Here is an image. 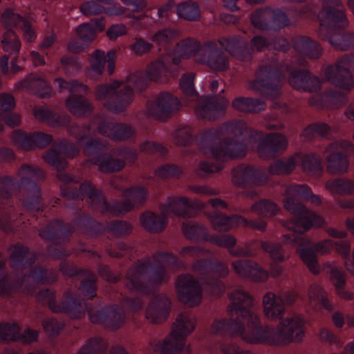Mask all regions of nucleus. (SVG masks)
Instances as JSON below:
<instances>
[{
    "instance_id": "obj_1",
    "label": "nucleus",
    "mask_w": 354,
    "mask_h": 354,
    "mask_svg": "<svg viewBox=\"0 0 354 354\" xmlns=\"http://www.w3.org/2000/svg\"><path fill=\"white\" fill-rule=\"evenodd\" d=\"M161 262L178 263V268L184 266L171 254L157 252L151 259L138 260L128 269L124 279L125 287L131 292L149 294L152 288L167 282L169 277Z\"/></svg>"
},
{
    "instance_id": "obj_2",
    "label": "nucleus",
    "mask_w": 354,
    "mask_h": 354,
    "mask_svg": "<svg viewBox=\"0 0 354 354\" xmlns=\"http://www.w3.org/2000/svg\"><path fill=\"white\" fill-rule=\"evenodd\" d=\"M84 194L88 197L93 207L99 209L102 213L106 212L126 213L134 207L142 205L147 198V192L143 187L140 186L125 189L123 194L124 201L109 207L102 192L96 189L91 183L88 182L80 185L77 194L66 190L63 191V196L66 198L65 205L69 207L72 201L83 200Z\"/></svg>"
},
{
    "instance_id": "obj_3",
    "label": "nucleus",
    "mask_w": 354,
    "mask_h": 354,
    "mask_svg": "<svg viewBox=\"0 0 354 354\" xmlns=\"http://www.w3.org/2000/svg\"><path fill=\"white\" fill-rule=\"evenodd\" d=\"M134 96L131 86L119 80L98 84L94 90L95 99L107 111L115 114L126 111Z\"/></svg>"
},
{
    "instance_id": "obj_4",
    "label": "nucleus",
    "mask_w": 354,
    "mask_h": 354,
    "mask_svg": "<svg viewBox=\"0 0 354 354\" xmlns=\"http://www.w3.org/2000/svg\"><path fill=\"white\" fill-rule=\"evenodd\" d=\"M284 208L297 216L283 223L288 230L303 234L312 227H320L325 225L324 219L315 212L308 210L299 200L284 198Z\"/></svg>"
},
{
    "instance_id": "obj_5",
    "label": "nucleus",
    "mask_w": 354,
    "mask_h": 354,
    "mask_svg": "<svg viewBox=\"0 0 354 354\" xmlns=\"http://www.w3.org/2000/svg\"><path fill=\"white\" fill-rule=\"evenodd\" d=\"M282 74L277 67L270 63L259 66L255 79L249 82V88L260 92L268 98L274 99L281 94Z\"/></svg>"
},
{
    "instance_id": "obj_6",
    "label": "nucleus",
    "mask_w": 354,
    "mask_h": 354,
    "mask_svg": "<svg viewBox=\"0 0 354 354\" xmlns=\"http://www.w3.org/2000/svg\"><path fill=\"white\" fill-rule=\"evenodd\" d=\"M36 299L43 305L48 306L54 313H64L72 319L81 318L84 315V306L77 301L70 291L64 292L61 301L55 299V292L50 289L39 291Z\"/></svg>"
},
{
    "instance_id": "obj_7",
    "label": "nucleus",
    "mask_w": 354,
    "mask_h": 354,
    "mask_svg": "<svg viewBox=\"0 0 354 354\" xmlns=\"http://www.w3.org/2000/svg\"><path fill=\"white\" fill-rule=\"evenodd\" d=\"M322 3V9L320 12V26L317 30L318 37L325 41H328L333 29L328 26V23L338 28H346L348 26V21L345 15V10L340 0H319Z\"/></svg>"
},
{
    "instance_id": "obj_8",
    "label": "nucleus",
    "mask_w": 354,
    "mask_h": 354,
    "mask_svg": "<svg viewBox=\"0 0 354 354\" xmlns=\"http://www.w3.org/2000/svg\"><path fill=\"white\" fill-rule=\"evenodd\" d=\"M79 153V149L73 144L69 143L65 140L55 142L43 156L44 161L55 167L57 169V177L59 180L69 183L74 181L73 178L62 169L67 167V162L64 158H74Z\"/></svg>"
},
{
    "instance_id": "obj_9",
    "label": "nucleus",
    "mask_w": 354,
    "mask_h": 354,
    "mask_svg": "<svg viewBox=\"0 0 354 354\" xmlns=\"http://www.w3.org/2000/svg\"><path fill=\"white\" fill-rule=\"evenodd\" d=\"M326 156V170L332 174H344L347 171L349 162L347 155L354 153L353 144L345 140L335 141L324 149Z\"/></svg>"
},
{
    "instance_id": "obj_10",
    "label": "nucleus",
    "mask_w": 354,
    "mask_h": 354,
    "mask_svg": "<svg viewBox=\"0 0 354 354\" xmlns=\"http://www.w3.org/2000/svg\"><path fill=\"white\" fill-rule=\"evenodd\" d=\"M232 304L227 307V313L232 319L246 322L257 323L259 316L250 308L254 306V298L243 289L233 290L230 294Z\"/></svg>"
},
{
    "instance_id": "obj_11",
    "label": "nucleus",
    "mask_w": 354,
    "mask_h": 354,
    "mask_svg": "<svg viewBox=\"0 0 354 354\" xmlns=\"http://www.w3.org/2000/svg\"><path fill=\"white\" fill-rule=\"evenodd\" d=\"M249 331L247 332L243 324L235 323L232 325L241 339L252 344H266L276 346L274 327L260 324V319L257 323L247 322Z\"/></svg>"
},
{
    "instance_id": "obj_12",
    "label": "nucleus",
    "mask_w": 354,
    "mask_h": 354,
    "mask_svg": "<svg viewBox=\"0 0 354 354\" xmlns=\"http://www.w3.org/2000/svg\"><path fill=\"white\" fill-rule=\"evenodd\" d=\"M276 346L300 343L304 337V322L297 317L281 319L274 327Z\"/></svg>"
},
{
    "instance_id": "obj_13",
    "label": "nucleus",
    "mask_w": 354,
    "mask_h": 354,
    "mask_svg": "<svg viewBox=\"0 0 354 354\" xmlns=\"http://www.w3.org/2000/svg\"><path fill=\"white\" fill-rule=\"evenodd\" d=\"M181 104L173 93L162 91L147 104L148 113L156 120H167L176 113Z\"/></svg>"
},
{
    "instance_id": "obj_14",
    "label": "nucleus",
    "mask_w": 354,
    "mask_h": 354,
    "mask_svg": "<svg viewBox=\"0 0 354 354\" xmlns=\"http://www.w3.org/2000/svg\"><path fill=\"white\" fill-rule=\"evenodd\" d=\"M178 299L190 307L198 306L202 300V289L199 282L190 274H182L175 283Z\"/></svg>"
},
{
    "instance_id": "obj_15",
    "label": "nucleus",
    "mask_w": 354,
    "mask_h": 354,
    "mask_svg": "<svg viewBox=\"0 0 354 354\" xmlns=\"http://www.w3.org/2000/svg\"><path fill=\"white\" fill-rule=\"evenodd\" d=\"M196 60L214 71H224L229 68L228 57L214 41H207L202 46L201 53L196 55Z\"/></svg>"
},
{
    "instance_id": "obj_16",
    "label": "nucleus",
    "mask_w": 354,
    "mask_h": 354,
    "mask_svg": "<svg viewBox=\"0 0 354 354\" xmlns=\"http://www.w3.org/2000/svg\"><path fill=\"white\" fill-rule=\"evenodd\" d=\"M216 140H214L212 143L205 142L209 145L212 155L216 159L241 158L245 157L247 153L246 145L243 140L223 139L218 142H216Z\"/></svg>"
},
{
    "instance_id": "obj_17",
    "label": "nucleus",
    "mask_w": 354,
    "mask_h": 354,
    "mask_svg": "<svg viewBox=\"0 0 354 354\" xmlns=\"http://www.w3.org/2000/svg\"><path fill=\"white\" fill-rule=\"evenodd\" d=\"M228 105L229 100L225 97L203 96L195 108L196 114L200 119L214 120L224 113Z\"/></svg>"
},
{
    "instance_id": "obj_18",
    "label": "nucleus",
    "mask_w": 354,
    "mask_h": 354,
    "mask_svg": "<svg viewBox=\"0 0 354 354\" xmlns=\"http://www.w3.org/2000/svg\"><path fill=\"white\" fill-rule=\"evenodd\" d=\"M325 77L328 82L339 88L350 91L354 88V77L350 68L340 58L326 68Z\"/></svg>"
},
{
    "instance_id": "obj_19",
    "label": "nucleus",
    "mask_w": 354,
    "mask_h": 354,
    "mask_svg": "<svg viewBox=\"0 0 354 354\" xmlns=\"http://www.w3.org/2000/svg\"><path fill=\"white\" fill-rule=\"evenodd\" d=\"M232 181L234 185L243 187L252 184L262 185L268 181V175L260 168L241 165L232 171Z\"/></svg>"
},
{
    "instance_id": "obj_20",
    "label": "nucleus",
    "mask_w": 354,
    "mask_h": 354,
    "mask_svg": "<svg viewBox=\"0 0 354 354\" xmlns=\"http://www.w3.org/2000/svg\"><path fill=\"white\" fill-rule=\"evenodd\" d=\"M246 130V124L243 120H232L223 123L218 130L209 129L203 136L205 142H209L218 140V137L223 139H234L243 140L242 136Z\"/></svg>"
},
{
    "instance_id": "obj_21",
    "label": "nucleus",
    "mask_w": 354,
    "mask_h": 354,
    "mask_svg": "<svg viewBox=\"0 0 354 354\" xmlns=\"http://www.w3.org/2000/svg\"><path fill=\"white\" fill-rule=\"evenodd\" d=\"M232 268L239 277L248 278L254 282H265L268 278V272L251 260H236L232 263Z\"/></svg>"
},
{
    "instance_id": "obj_22",
    "label": "nucleus",
    "mask_w": 354,
    "mask_h": 354,
    "mask_svg": "<svg viewBox=\"0 0 354 354\" xmlns=\"http://www.w3.org/2000/svg\"><path fill=\"white\" fill-rule=\"evenodd\" d=\"M192 206V201L187 197L173 196L169 197L167 202L161 205V211L167 216L174 214L183 218H191L194 215Z\"/></svg>"
},
{
    "instance_id": "obj_23",
    "label": "nucleus",
    "mask_w": 354,
    "mask_h": 354,
    "mask_svg": "<svg viewBox=\"0 0 354 354\" xmlns=\"http://www.w3.org/2000/svg\"><path fill=\"white\" fill-rule=\"evenodd\" d=\"M171 301L165 295L156 296L147 308L145 317L151 323H159L167 318Z\"/></svg>"
},
{
    "instance_id": "obj_24",
    "label": "nucleus",
    "mask_w": 354,
    "mask_h": 354,
    "mask_svg": "<svg viewBox=\"0 0 354 354\" xmlns=\"http://www.w3.org/2000/svg\"><path fill=\"white\" fill-rule=\"evenodd\" d=\"M153 351H158L161 354L189 353L190 345L186 344L185 339L171 331L164 341L155 344Z\"/></svg>"
},
{
    "instance_id": "obj_25",
    "label": "nucleus",
    "mask_w": 354,
    "mask_h": 354,
    "mask_svg": "<svg viewBox=\"0 0 354 354\" xmlns=\"http://www.w3.org/2000/svg\"><path fill=\"white\" fill-rule=\"evenodd\" d=\"M219 42L225 50L236 59L241 62H249L252 59V51L239 37L222 38Z\"/></svg>"
},
{
    "instance_id": "obj_26",
    "label": "nucleus",
    "mask_w": 354,
    "mask_h": 354,
    "mask_svg": "<svg viewBox=\"0 0 354 354\" xmlns=\"http://www.w3.org/2000/svg\"><path fill=\"white\" fill-rule=\"evenodd\" d=\"M262 306L263 315L271 321L280 320L286 313L277 295L272 291H268L263 295Z\"/></svg>"
},
{
    "instance_id": "obj_27",
    "label": "nucleus",
    "mask_w": 354,
    "mask_h": 354,
    "mask_svg": "<svg viewBox=\"0 0 354 354\" xmlns=\"http://www.w3.org/2000/svg\"><path fill=\"white\" fill-rule=\"evenodd\" d=\"M10 266L14 269L23 270L30 266L36 261V255L30 253L28 248L17 244L9 248Z\"/></svg>"
},
{
    "instance_id": "obj_28",
    "label": "nucleus",
    "mask_w": 354,
    "mask_h": 354,
    "mask_svg": "<svg viewBox=\"0 0 354 354\" xmlns=\"http://www.w3.org/2000/svg\"><path fill=\"white\" fill-rule=\"evenodd\" d=\"M86 164L97 165L102 172L111 173L122 169L124 166V160L117 155V150L113 154L104 153L94 157L87 160Z\"/></svg>"
},
{
    "instance_id": "obj_29",
    "label": "nucleus",
    "mask_w": 354,
    "mask_h": 354,
    "mask_svg": "<svg viewBox=\"0 0 354 354\" xmlns=\"http://www.w3.org/2000/svg\"><path fill=\"white\" fill-rule=\"evenodd\" d=\"M294 49L301 55L310 59H317L322 54V49L319 43L308 36L299 35L292 39Z\"/></svg>"
},
{
    "instance_id": "obj_30",
    "label": "nucleus",
    "mask_w": 354,
    "mask_h": 354,
    "mask_svg": "<svg viewBox=\"0 0 354 354\" xmlns=\"http://www.w3.org/2000/svg\"><path fill=\"white\" fill-rule=\"evenodd\" d=\"M19 199L23 205L30 210H39L41 202V189L36 183L19 185Z\"/></svg>"
},
{
    "instance_id": "obj_31",
    "label": "nucleus",
    "mask_w": 354,
    "mask_h": 354,
    "mask_svg": "<svg viewBox=\"0 0 354 354\" xmlns=\"http://www.w3.org/2000/svg\"><path fill=\"white\" fill-rule=\"evenodd\" d=\"M28 277L15 278L8 274H0V295L1 297H10L13 293L23 290L29 292Z\"/></svg>"
},
{
    "instance_id": "obj_32",
    "label": "nucleus",
    "mask_w": 354,
    "mask_h": 354,
    "mask_svg": "<svg viewBox=\"0 0 354 354\" xmlns=\"http://www.w3.org/2000/svg\"><path fill=\"white\" fill-rule=\"evenodd\" d=\"M168 56H162L151 63L146 67V75L153 82L167 83L169 80V69L167 66Z\"/></svg>"
},
{
    "instance_id": "obj_33",
    "label": "nucleus",
    "mask_w": 354,
    "mask_h": 354,
    "mask_svg": "<svg viewBox=\"0 0 354 354\" xmlns=\"http://www.w3.org/2000/svg\"><path fill=\"white\" fill-rule=\"evenodd\" d=\"M212 227L218 232H227L239 225L240 222H245V217L240 215L225 216L217 212H213L208 216Z\"/></svg>"
},
{
    "instance_id": "obj_34",
    "label": "nucleus",
    "mask_w": 354,
    "mask_h": 354,
    "mask_svg": "<svg viewBox=\"0 0 354 354\" xmlns=\"http://www.w3.org/2000/svg\"><path fill=\"white\" fill-rule=\"evenodd\" d=\"M66 106L73 115L77 117L91 114L93 110L92 104L82 95H70L66 100Z\"/></svg>"
},
{
    "instance_id": "obj_35",
    "label": "nucleus",
    "mask_w": 354,
    "mask_h": 354,
    "mask_svg": "<svg viewBox=\"0 0 354 354\" xmlns=\"http://www.w3.org/2000/svg\"><path fill=\"white\" fill-rule=\"evenodd\" d=\"M196 320L193 315L188 312L179 313L173 324L172 332L186 339V337L195 329Z\"/></svg>"
},
{
    "instance_id": "obj_36",
    "label": "nucleus",
    "mask_w": 354,
    "mask_h": 354,
    "mask_svg": "<svg viewBox=\"0 0 354 354\" xmlns=\"http://www.w3.org/2000/svg\"><path fill=\"white\" fill-rule=\"evenodd\" d=\"M167 215L155 214L153 212H144L140 217L142 226L151 233H160L167 225Z\"/></svg>"
},
{
    "instance_id": "obj_37",
    "label": "nucleus",
    "mask_w": 354,
    "mask_h": 354,
    "mask_svg": "<svg viewBox=\"0 0 354 354\" xmlns=\"http://www.w3.org/2000/svg\"><path fill=\"white\" fill-rule=\"evenodd\" d=\"M232 108L243 113H258L266 108L264 101L252 97H238L232 102Z\"/></svg>"
},
{
    "instance_id": "obj_38",
    "label": "nucleus",
    "mask_w": 354,
    "mask_h": 354,
    "mask_svg": "<svg viewBox=\"0 0 354 354\" xmlns=\"http://www.w3.org/2000/svg\"><path fill=\"white\" fill-rule=\"evenodd\" d=\"M74 231L73 227L64 225L61 221H55L48 225L39 232V236L45 240L53 241L57 239H62L68 233Z\"/></svg>"
},
{
    "instance_id": "obj_39",
    "label": "nucleus",
    "mask_w": 354,
    "mask_h": 354,
    "mask_svg": "<svg viewBox=\"0 0 354 354\" xmlns=\"http://www.w3.org/2000/svg\"><path fill=\"white\" fill-rule=\"evenodd\" d=\"M325 187L332 194H354V181L349 178H338L328 180L325 183Z\"/></svg>"
},
{
    "instance_id": "obj_40",
    "label": "nucleus",
    "mask_w": 354,
    "mask_h": 354,
    "mask_svg": "<svg viewBox=\"0 0 354 354\" xmlns=\"http://www.w3.org/2000/svg\"><path fill=\"white\" fill-rule=\"evenodd\" d=\"M19 177V185H29L35 180H43L45 177L44 171L36 165H22L17 171Z\"/></svg>"
},
{
    "instance_id": "obj_41",
    "label": "nucleus",
    "mask_w": 354,
    "mask_h": 354,
    "mask_svg": "<svg viewBox=\"0 0 354 354\" xmlns=\"http://www.w3.org/2000/svg\"><path fill=\"white\" fill-rule=\"evenodd\" d=\"M176 13L179 18L189 21H197L201 18L198 4L191 0L179 3L176 6Z\"/></svg>"
},
{
    "instance_id": "obj_42",
    "label": "nucleus",
    "mask_w": 354,
    "mask_h": 354,
    "mask_svg": "<svg viewBox=\"0 0 354 354\" xmlns=\"http://www.w3.org/2000/svg\"><path fill=\"white\" fill-rule=\"evenodd\" d=\"M260 247L274 262L282 263L290 258V254L283 248L279 243L261 241L260 242Z\"/></svg>"
},
{
    "instance_id": "obj_43",
    "label": "nucleus",
    "mask_w": 354,
    "mask_h": 354,
    "mask_svg": "<svg viewBox=\"0 0 354 354\" xmlns=\"http://www.w3.org/2000/svg\"><path fill=\"white\" fill-rule=\"evenodd\" d=\"M329 43L335 50L347 51L354 49V32H335L330 37Z\"/></svg>"
},
{
    "instance_id": "obj_44",
    "label": "nucleus",
    "mask_w": 354,
    "mask_h": 354,
    "mask_svg": "<svg viewBox=\"0 0 354 354\" xmlns=\"http://www.w3.org/2000/svg\"><path fill=\"white\" fill-rule=\"evenodd\" d=\"M27 277L28 284H30V280L35 283H52L57 279L55 271L44 269L39 266H35L31 269L30 274Z\"/></svg>"
},
{
    "instance_id": "obj_45",
    "label": "nucleus",
    "mask_w": 354,
    "mask_h": 354,
    "mask_svg": "<svg viewBox=\"0 0 354 354\" xmlns=\"http://www.w3.org/2000/svg\"><path fill=\"white\" fill-rule=\"evenodd\" d=\"M19 36L12 29H7L2 35L1 45L3 51L10 55L18 53L21 48Z\"/></svg>"
},
{
    "instance_id": "obj_46",
    "label": "nucleus",
    "mask_w": 354,
    "mask_h": 354,
    "mask_svg": "<svg viewBox=\"0 0 354 354\" xmlns=\"http://www.w3.org/2000/svg\"><path fill=\"white\" fill-rule=\"evenodd\" d=\"M252 24L262 30H272V9L256 10L250 17Z\"/></svg>"
},
{
    "instance_id": "obj_47",
    "label": "nucleus",
    "mask_w": 354,
    "mask_h": 354,
    "mask_svg": "<svg viewBox=\"0 0 354 354\" xmlns=\"http://www.w3.org/2000/svg\"><path fill=\"white\" fill-rule=\"evenodd\" d=\"M296 161L300 160L303 170L308 174H315L320 172L322 167V158L315 153L297 155Z\"/></svg>"
},
{
    "instance_id": "obj_48",
    "label": "nucleus",
    "mask_w": 354,
    "mask_h": 354,
    "mask_svg": "<svg viewBox=\"0 0 354 354\" xmlns=\"http://www.w3.org/2000/svg\"><path fill=\"white\" fill-rule=\"evenodd\" d=\"M296 157L280 159L270 164L268 171L272 175H288L295 168Z\"/></svg>"
},
{
    "instance_id": "obj_49",
    "label": "nucleus",
    "mask_w": 354,
    "mask_h": 354,
    "mask_svg": "<svg viewBox=\"0 0 354 354\" xmlns=\"http://www.w3.org/2000/svg\"><path fill=\"white\" fill-rule=\"evenodd\" d=\"M202 46L200 43L192 38H187L177 44L176 53L183 58H188L199 54Z\"/></svg>"
},
{
    "instance_id": "obj_50",
    "label": "nucleus",
    "mask_w": 354,
    "mask_h": 354,
    "mask_svg": "<svg viewBox=\"0 0 354 354\" xmlns=\"http://www.w3.org/2000/svg\"><path fill=\"white\" fill-rule=\"evenodd\" d=\"M106 349L105 340L100 337H93L86 342L77 354H105Z\"/></svg>"
},
{
    "instance_id": "obj_51",
    "label": "nucleus",
    "mask_w": 354,
    "mask_h": 354,
    "mask_svg": "<svg viewBox=\"0 0 354 354\" xmlns=\"http://www.w3.org/2000/svg\"><path fill=\"white\" fill-rule=\"evenodd\" d=\"M251 212L263 217L276 215L279 208L278 205L269 200L263 199L254 203L250 208Z\"/></svg>"
},
{
    "instance_id": "obj_52",
    "label": "nucleus",
    "mask_w": 354,
    "mask_h": 354,
    "mask_svg": "<svg viewBox=\"0 0 354 354\" xmlns=\"http://www.w3.org/2000/svg\"><path fill=\"white\" fill-rule=\"evenodd\" d=\"M105 325L112 329L119 328L125 321L126 317L122 309L115 307L104 308Z\"/></svg>"
},
{
    "instance_id": "obj_53",
    "label": "nucleus",
    "mask_w": 354,
    "mask_h": 354,
    "mask_svg": "<svg viewBox=\"0 0 354 354\" xmlns=\"http://www.w3.org/2000/svg\"><path fill=\"white\" fill-rule=\"evenodd\" d=\"M35 95L44 98L50 96V87L47 82L41 78H32L21 82Z\"/></svg>"
},
{
    "instance_id": "obj_54",
    "label": "nucleus",
    "mask_w": 354,
    "mask_h": 354,
    "mask_svg": "<svg viewBox=\"0 0 354 354\" xmlns=\"http://www.w3.org/2000/svg\"><path fill=\"white\" fill-rule=\"evenodd\" d=\"M330 133V128L326 123H315L307 127L301 136L310 140L317 137L327 138Z\"/></svg>"
},
{
    "instance_id": "obj_55",
    "label": "nucleus",
    "mask_w": 354,
    "mask_h": 354,
    "mask_svg": "<svg viewBox=\"0 0 354 354\" xmlns=\"http://www.w3.org/2000/svg\"><path fill=\"white\" fill-rule=\"evenodd\" d=\"M297 252L309 270L314 274H319L320 268L314 250L312 248H306L297 250Z\"/></svg>"
},
{
    "instance_id": "obj_56",
    "label": "nucleus",
    "mask_w": 354,
    "mask_h": 354,
    "mask_svg": "<svg viewBox=\"0 0 354 354\" xmlns=\"http://www.w3.org/2000/svg\"><path fill=\"white\" fill-rule=\"evenodd\" d=\"M308 296L310 302L321 303L326 309H332L327 293L318 284H313L310 286Z\"/></svg>"
},
{
    "instance_id": "obj_57",
    "label": "nucleus",
    "mask_w": 354,
    "mask_h": 354,
    "mask_svg": "<svg viewBox=\"0 0 354 354\" xmlns=\"http://www.w3.org/2000/svg\"><path fill=\"white\" fill-rule=\"evenodd\" d=\"M195 73L191 72L183 75L180 80V87L183 94L189 99L197 98V92L194 88Z\"/></svg>"
},
{
    "instance_id": "obj_58",
    "label": "nucleus",
    "mask_w": 354,
    "mask_h": 354,
    "mask_svg": "<svg viewBox=\"0 0 354 354\" xmlns=\"http://www.w3.org/2000/svg\"><path fill=\"white\" fill-rule=\"evenodd\" d=\"M12 140L15 145L21 150L34 149L33 133L27 134L21 130L15 131L12 134Z\"/></svg>"
},
{
    "instance_id": "obj_59",
    "label": "nucleus",
    "mask_w": 354,
    "mask_h": 354,
    "mask_svg": "<svg viewBox=\"0 0 354 354\" xmlns=\"http://www.w3.org/2000/svg\"><path fill=\"white\" fill-rule=\"evenodd\" d=\"M26 19L10 8L6 9L1 17V24L7 29H12L13 27L19 28Z\"/></svg>"
},
{
    "instance_id": "obj_60",
    "label": "nucleus",
    "mask_w": 354,
    "mask_h": 354,
    "mask_svg": "<svg viewBox=\"0 0 354 354\" xmlns=\"http://www.w3.org/2000/svg\"><path fill=\"white\" fill-rule=\"evenodd\" d=\"M20 339L19 328L16 324H0V341L11 342Z\"/></svg>"
},
{
    "instance_id": "obj_61",
    "label": "nucleus",
    "mask_w": 354,
    "mask_h": 354,
    "mask_svg": "<svg viewBox=\"0 0 354 354\" xmlns=\"http://www.w3.org/2000/svg\"><path fill=\"white\" fill-rule=\"evenodd\" d=\"M182 230L184 235L190 240H197L205 238L207 235L206 229L201 225L192 224L190 222L183 223Z\"/></svg>"
},
{
    "instance_id": "obj_62",
    "label": "nucleus",
    "mask_w": 354,
    "mask_h": 354,
    "mask_svg": "<svg viewBox=\"0 0 354 354\" xmlns=\"http://www.w3.org/2000/svg\"><path fill=\"white\" fill-rule=\"evenodd\" d=\"M55 82L58 84L60 91L66 89L72 93L77 92L86 93L88 90V88L86 84H84L76 80L66 82L64 79L59 77L55 80Z\"/></svg>"
},
{
    "instance_id": "obj_63",
    "label": "nucleus",
    "mask_w": 354,
    "mask_h": 354,
    "mask_svg": "<svg viewBox=\"0 0 354 354\" xmlns=\"http://www.w3.org/2000/svg\"><path fill=\"white\" fill-rule=\"evenodd\" d=\"M108 230L115 237L128 235L132 231L130 223L123 221H113L109 223Z\"/></svg>"
},
{
    "instance_id": "obj_64",
    "label": "nucleus",
    "mask_w": 354,
    "mask_h": 354,
    "mask_svg": "<svg viewBox=\"0 0 354 354\" xmlns=\"http://www.w3.org/2000/svg\"><path fill=\"white\" fill-rule=\"evenodd\" d=\"M95 280L96 277L93 273H90L86 279L82 280L79 289L85 297L91 299L96 296Z\"/></svg>"
}]
</instances>
